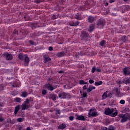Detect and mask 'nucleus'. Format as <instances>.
I'll return each mask as SVG.
<instances>
[{"instance_id":"1","label":"nucleus","mask_w":130,"mask_h":130,"mask_svg":"<svg viewBox=\"0 0 130 130\" xmlns=\"http://www.w3.org/2000/svg\"><path fill=\"white\" fill-rule=\"evenodd\" d=\"M105 114H106V115H111L112 117H115V116L117 115L118 113L117 111L114 112V109L108 108L105 109Z\"/></svg>"},{"instance_id":"2","label":"nucleus","mask_w":130,"mask_h":130,"mask_svg":"<svg viewBox=\"0 0 130 130\" xmlns=\"http://www.w3.org/2000/svg\"><path fill=\"white\" fill-rule=\"evenodd\" d=\"M18 58L21 60H24L25 61V66H28V63H29V57L27 56V55H23L22 54H19L18 56Z\"/></svg>"},{"instance_id":"3","label":"nucleus","mask_w":130,"mask_h":130,"mask_svg":"<svg viewBox=\"0 0 130 130\" xmlns=\"http://www.w3.org/2000/svg\"><path fill=\"white\" fill-rule=\"evenodd\" d=\"M120 117L122 118L121 122H125L127 119L130 120V115L128 114H121L120 115Z\"/></svg>"},{"instance_id":"4","label":"nucleus","mask_w":130,"mask_h":130,"mask_svg":"<svg viewBox=\"0 0 130 130\" xmlns=\"http://www.w3.org/2000/svg\"><path fill=\"white\" fill-rule=\"evenodd\" d=\"M88 117H95V116L98 115L97 112H96V109H91L89 110V112L88 113Z\"/></svg>"},{"instance_id":"5","label":"nucleus","mask_w":130,"mask_h":130,"mask_svg":"<svg viewBox=\"0 0 130 130\" xmlns=\"http://www.w3.org/2000/svg\"><path fill=\"white\" fill-rule=\"evenodd\" d=\"M97 26L99 27H102L105 25V20L103 19H100L98 20L96 24Z\"/></svg>"},{"instance_id":"6","label":"nucleus","mask_w":130,"mask_h":130,"mask_svg":"<svg viewBox=\"0 0 130 130\" xmlns=\"http://www.w3.org/2000/svg\"><path fill=\"white\" fill-rule=\"evenodd\" d=\"M28 103H29V100H26V101L24 102V104H23L21 105L22 110H25L29 108V105H28Z\"/></svg>"},{"instance_id":"7","label":"nucleus","mask_w":130,"mask_h":130,"mask_svg":"<svg viewBox=\"0 0 130 130\" xmlns=\"http://www.w3.org/2000/svg\"><path fill=\"white\" fill-rule=\"evenodd\" d=\"M45 88L48 90H50V91H53L55 89V87H53V86L50 85L49 84H46Z\"/></svg>"},{"instance_id":"8","label":"nucleus","mask_w":130,"mask_h":130,"mask_svg":"<svg viewBox=\"0 0 130 130\" xmlns=\"http://www.w3.org/2000/svg\"><path fill=\"white\" fill-rule=\"evenodd\" d=\"M76 119H77L78 120H82L83 121H84V120H86V118H85V117L83 115H77Z\"/></svg>"},{"instance_id":"9","label":"nucleus","mask_w":130,"mask_h":130,"mask_svg":"<svg viewBox=\"0 0 130 130\" xmlns=\"http://www.w3.org/2000/svg\"><path fill=\"white\" fill-rule=\"evenodd\" d=\"M58 96L59 98H60L61 99H65V98H67V93L65 92H62L59 93Z\"/></svg>"},{"instance_id":"10","label":"nucleus","mask_w":130,"mask_h":130,"mask_svg":"<svg viewBox=\"0 0 130 130\" xmlns=\"http://www.w3.org/2000/svg\"><path fill=\"white\" fill-rule=\"evenodd\" d=\"M74 17H75V18L76 19V20H81L83 19V18H82V15H81V14L79 13L76 14Z\"/></svg>"},{"instance_id":"11","label":"nucleus","mask_w":130,"mask_h":130,"mask_svg":"<svg viewBox=\"0 0 130 130\" xmlns=\"http://www.w3.org/2000/svg\"><path fill=\"white\" fill-rule=\"evenodd\" d=\"M114 90L116 92V94L117 96H118V97H120L121 95H120V90H119V89L118 88H114Z\"/></svg>"},{"instance_id":"12","label":"nucleus","mask_w":130,"mask_h":130,"mask_svg":"<svg viewBox=\"0 0 130 130\" xmlns=\"http://www.w3.org/2000/svg\"><path fill=\"white\" fill-rule=\"evenodd\" d=\"M50 60H51V58H50V57L47 56H44V63H46V62H48V61H50Z\"/></svg>"},{"instance_id":"13","label":"nucleus","mask_w":130,"mask_h":130,"mask_svg":"<svg viewBox=\"0 0 130 130\" xmlns=\"http://www.w3.org/2000/svg\"><path fill=\"white\" fill-rule=\"evenodd\" d=\"M96 89V87L95 86H89V87L87 89V92H92L93 90H95Z\"/></svg>"},{"instance_id":"14","label":"nucleus","mask_w":130,"mask_h":130,"mask_svg":"<svg viewBox=\"0 0 130 130\" xmlns=\"http://www.w3.org/2000/svg\"><path fill=\"white\" fill-rule=\"evenodd\" d=\"M65 127H67V125H66V123H62L60 124L58 127V128L59 129H64Z\"/></svg>"},{"instance_id":"15","label":"nucleus","mask_w":130,"mask_h":130,"mask_svg":"<svg viewBox=\"0 0 130 130\" xmlns=\"http://www.w3.org/2000/svg\"><path fill=\"white\" fill-rule=\"evenodd\" d=\"M123 73L124 74V75H130V69H127L126 68L124 69L123 70Z\"/></svg>"},{"instance_id":"16","label":"nucleus","mask_w":130,"mask_h":130,"mask_svg":"<svg viewBox=\"0 0 130 130\" xmlns=\"http://www.w3.org/2000/svg\"><path fill=\"white\" fill-rule=\"evenodd\" d=\"M13 59V56L11 54H8L6 56V60H12Z\"/></svg>"},{"instance_id":"17","label":"nucleus","mask_w":130,"mask_h":130,"mask_svg":"<svg viewBox=\"0 0 130 130\" xmlns=\"http://www.w3.org/2000/svg\"><path fill=\"white\" fill-rule=\"evenodd\" d=\"M50 99H52V100L55 101V100H56V95L55 94H51L50 95Z\"/></svg>"},{"instance_id":"18","label":"nucleus","mask_w":130,"mask_h":130,"mask_svg":"<svg viewBox=\"0 0 130 130\" xmlns=\"http://www.w3.org/2000/svg\"><path fill=\"white\" fill-rule=\"evenodd\" d=\"M20 110V106H17L15 108L14 114L16 115L18 113V111Z\"/></svg>"},{"instance_id":"19","label":"nucleus","mask_w":130,"mask_h":130,"mask_svg":"<svg viewBox=\"0 0 130 130\" xmlns=\"http://www.w3.org/2000/svg\"><path fill=\"white\" fill-rule=\"evenodd\" d=\"M89 23H93V21H95V18L92 16H89L88 19Z\"/></svg>"},{"instance_id":"20","label":"nucleus","mask_w":130,"mask_h":130,"mask_svg":"<svg viewBox=\"0 0 130 130\" xmlns=\"http://www.w3.org/2000/svg\"><path fill=\"white\" fill-rule=\"evenodd\" d=\"M94 28H95V25L94 24L90 25L89 28V32H92Z\"/></svg>"},{"instance_id":"21","label":"nucleus","mask_w":130,"mask_h":130,"mask_svg":"<svg viewBox=\"0 0 130 130\" xmlns=\"http://www.w3.org/2000/svg\"><path fill=\"white\" fill-rule=\"evenodd\" d=\"M108 93V91H106V92L104 93V94L102 95L103 100L106 99V98H107V97H108V95L107 94Z\"/></svg>"},{"instance_id":"22","label":"nucleus","mask_w":130,"mask_h":130,"mask_svg":"<svg viewBox=\"0 0 130 130\" xmlns=\"http://www.w3.org/2000/svg\"><path fill=\"white\" fill-rule=\"evenodd\" d=\"M79 24H80V22L77 21L73 23H70V26H78Z\"/></svg>"},{"instance_id":"23","label":"nucleus","mask_w":130,"mask_h":130,"mask_svg":"<svg viewBox=\"0 0 130 130\" xmlns=\"http://www.w3.org/2000/svg\"><path fill=\"white\" fill-rule=\"evenodd\" d=\"M95 86H100V85H102V81H97L94 83Z\"/></svg>"},{"instance_id":"24","label":"nucleus","mask_w":130,"mask_h":130,"mask_svg":"<svg viewBox=\"0 0 130 130\" xmlns=\"http://www.w3.org/2000/svg\"><path fill=\"white\" fill-rule=\"evenodd\" d=\"M27 95H28V92L26 91H24L22 93L21 96L25 98V97H27Z\"/></svg>"},{"instance_id":"25","label":"nucleus","mask_w":130,"mask_h":130,"mask_svg":"<svg viewBox=\"0 0 130 130\" xmlns=\"http://www.w3.org/2000/svg\"><path fill=\"white\" fill-rule=\"evenodd\" d=\"M15 101L16 102H19V103H21L22 100L20 98H16L14 99Z\"/></svg>"},{"instance_id":"26","label":"nucleus","mask_w":130,"mask_h":130,"mask_svg":"<svg viewBox=\"0 0 130 130\" xmlns=\"http://www.w3.org/2000/svg\"><path fill=\"white\" fill-rule=\"evenodd\" d=\"M79 84L80 85H85V84H88V82H85V81L81 80L79 81Z\"/></svg>"},{"instance_id":"27","label":"nucleus","mask_w":130,"mask_h":130,"mask_svg":"<svg viewBox=\"0 0 130 130\" xmlns=\"http://www.w3.org/2000/svg\"><path fill=\"white\" fill-rule=\"evenodd\" d=\"M82 36L83 37H87L88 36V34L86 32V31L82 32Z\"/></svg>"},{"instance_id":"28","label":"nucleus","mask_w":130,"mask_h":130,"mask_svg":"<svg viewBox=\"0 0 130 130\" xmlns=\"http://www.w3.org/2000/svg\"><path fill=\"white\" fill-rule=\"evenodd\" d=\"M18 122H22V121H24V118H17Z\"/></svg>"},{"instance_id":"29","label":"nucleus","mask_w":130,"mask_h":130,"mask_svg":"<svg viewBox=\"0 0 130 130\" xmlns=\"http://www.w3.org/2000/svg\"><path fill=\"white\" fill-rule=\"evenodd\" d=\"M57 56L60 57L61 56H63V52H59L57 53Z\"/></svg>"},{"instance_id":"30","label":"nucleus","mask_w":130,"mask_h":130,"mask_svg":"<svg viewBox=\"0 0 130 130\" xmlns=\"http://www.w3.org/2000/svg\"><path fill=\"white\" fill-rule=\"evenodd\" d=\"M19 86H20L19 83H15L14 84L12 85V87H14V88H16L17 87H19Z\"/></svg>"},{"instance_id":"31","label":"nucleus","mask_w":130,"mask_h":130,"mask_svg":"<svg viewBox=\"0 0 130 130\" xmlns=\"http://www.w3.org/2000/svg\"><path fill=\"white\" fill-rule=\"evenodd\" d=\"M105 41H102L100 43V45H101V46H103V45H104V44H105Z\"/></svg>"},{"instance_id":"32","label":"nucleus","mask_w":130,"mask_h":130,"mask_svg":"<svg viewBox=\"0 0 130 130\" xmlns=\"http://www.w3.org/2000/svg\"><path fill=\"white\" fill-rule=\"evenodd\" d=\"M95 72H96V68L95 67H93L91 70V73L94 74V73H95Z\"/></svg>"},{"instance_id":"33","label":"nucleus","mask_w":130,"mask_h":130,"mask_svg":"<svg viewBox=\"0 0 130 130\" xmlns=\"http://www.w3.org/2000/svg\"><path fill=\"white\" fill-rule=\"evenodd\" d=\"M108 130H114V127L112 126H110Z\"/></svg>"},{"instance_id":"34","label":"nucleus","mask_w":130,"mask_h":130,"mask_svg":"<svg viewBox=\"0 0 130 130\" xmlns=\"http://www.w3.org/2000/svg\"><path fill=\"white\" fill-rule=\"evenodd\" d=\"M107 94H108V97L111 98V96H112V92H108Z\"/></svg>"},{"instance_id":"35","label":"nucleus","mask_w":130,"mask_h":130,"mask_svg":"<svg viewBox=\"0 0 130 130\" xmlns=\"http://www.w3.org/2000/svg\"><path fill=\"white\" fill-rule=\"evenodd\" d=\"M74 117L73 116L69 117V120H71V121H73V120H74Z\"/></svg>"},{"instance_id":"36","label":"nucleus","mask_w":130,"mask_h":130,"mask_svg":"<svg viewBox=\"0 0 130 130\" xmlns=\"http://www.w3.org/2000/svg\"><path fill=\"white\" fill-rule=\"evenodd\" d=\"M120 104H124V103H125V101H124L123 100H122L120 101Z\"/></svg>"},{"instance_id":"37","label":"nucleus","mask_w":130,"mask_h":130,"mask_svg":"<svg viewBox=\"0 0 130 130\" xmlns=\"http://www.w3.org/2000/svg\"><path fill=\"white\" fill-rule=\"evenodd\" d=\"M46 93H47V91H46V90H43L42 91V94H43V95H45V94H46Z\"/></svg>"},{"instance_id":"38","label":"nucleus","mask_w":130,"mask_h":130,"mask_svg":"<svg viewBox=\"0 0 130 130\" xmlns=\"http://www.w3.org/2000/svg\"><path fill=\"white\" fill-rule=\"evenodd\" d=\"M83 98H85V97H87V93L84 92L83 93Z\"/></svg>"},{"instance_id":"39","label":"nucleus","mask_w":130,"mask_h":130,"mask_svg":"<svg viewBox=\"0 0 130 130\" xmlns=\"http://www.w3.org/2000/svg\"><path fill=\"white\" fill-rule=\"evenodd\" d=\"M89 83H90V84H93L94 83V80L90 79L89 80Z\"/></svg>"},{"instance_id":"40","label":"nucleus","mask_w":130,"mask_h":130,"mask_svg":"<svg viewBox=\"0 0 130 130\" xmlns=\"http://www.w3.org/2000/svg\"><path fill=\"white\" fill-rule=\"evenodd\" d=\"M48 49L50 51H51L53 50V49L52 48V47H49Z\"/></svg>"},{"instance_id":"41","label":"nucleus","mask_w":130,"mask_h":130,"mask_svg":"<svg viewBox=\"0 0 130 130\" xmlns=\"http://www.w3.org/2000/svg\"><path fill=\"white\" fill-rule=\"evenodd\" d=\"M96 72H98V73H100L101 72V70L99 69H96Z\"/></svg>"},{"instance_id":"42","label":"nucleus","mask_w":130,"mask_h":130,"mask_svg":"<svg viewBox=\"0 0 130 130\" xmlns=\"http://www.w3.org/2000/svg\"><path fill=\"white\" fill-rule=\"evenodd\" d=\"M52 18L55 20V19H56V16H55V15H53L52 16Z\"/></svg>"},{"instance_id":"43","label":"nucleus","mask_w":130,"mask_h":130,"mask_svg":"<svg viewBox=\"0 0 130 130\" xmlns=\"http://www.w3.org/2000/svg\"><path fill=\"white\" fill-rule=\"evenodd\" d=\"M83 90H86L87 89V85H84L83 87Z\"/></svg>"},{"instance_id":"44","label":"nucleus","mask_w":130,"mask_h":130,"mask_svg":"<svg viewBox=\"0 0 130 130\" xmlns=\"http://www.w3.org/2000/svg\"><path fill=\"white\" fill-rule=\"evenodd\" d=\"M115 1L114 0H110L109 3L110 4H112V3H114Z\"/></svg>"},{"instance_id":"45","label":"nucleus","mask_w":130,"mask_h":130,"mask_svg":"<svg viewBox=\"0 0 130 130\" xmlns=\"http://www.w3.org/2000/svg\"><path fill=\"white\" fill-rule=\"evenodd\" d=\"M29 43L30 44H34V42H33L32 41H30Z\"/></svg>"},{"instance_id":"46","label":"nucleus","mask_w":130,"mask_h":130,"mask_svg":"<svg viewBox=\"0 0 130 130\" xmlns=\"http://www.w3.org/2000/svg\"><path fill=\"white\" fill-rule=\"evenodd\" d=\"M0 121H4V119L3 118H0Z\"/></svg>"},{"instance_id":"47","label":"nucleus","mask_w":130,"mask_h":130,"mask_svg":"<svg viewBox=\"0 0 130 130\" xmlns=\"http://www.w3.org/2000/svg\"><path fill=\"white\" fill-rule=\"evenodd\" d=\"M127 83H130L129 79H127Z\"/></svg>"},{"instance_id":"48","label":"nucleus","mask_w":130,"mask_h":130,"mask_svg":"<svg viewBox=\"0 0 130 130\" xmlns=\"http://www.w3.org/2000/svg\"><path fill=\"white\" fill-rule=\"evenodd\" d=\"M106 6H108V3H106Z\"/></svg>"},{"instance_id":"49","label":"nucleus","mask_w":130,"mask_h":130,"mask_svg":"<svg viewBox=\"0 0 130 130\" xmlns=\"http://www.w3.org/2000/svg\"><path fill=\"white\" fill-rule=\"evenodd\" d=\"M57 113H59V114L60 113L59 110H58V111H57Z\"/></svg>"},{"instance_id":"50","label":"nucleus","mask_w":130,"mask_h":130,"mask_svg":"<svg viewBox=\"0 0 130 130\" xmlns=\"http://www.w3.org/2000/svg\"><path fill=\"white\" fill-rule=\"evenodd\" d=\"M124 2H127V0H123Z\"/></svg>"},{"instance_id":"51","label":"nucleus","mask_w":130,"mask_h":130,"mask_svg":"<svg viewBox=\"0 0 130 130\" xmlns=\"http://www.w3.org/2000/svg\"><path fill=\"white\" fill-rule=\"evenodd\" d=\"M0 106H3V105L2 104H0Z\"/></svg>"},{"instance_id":"52","label":"nucleus","mask_w":130,"mask_h":130,"mask_svg":"<svg viewBox=\"0 0 130 130\" xmlns=\"http://www.w3.org/2000/svg\"><path fill=\"white\" fill-rule=\"evenodd\" d=\"M61 73V71H59V73Z\"/></svg>"},{"instance_id":"53","label":"nucleus","mask_w":130,"mask_h":130,"mask_svg":"<svg viewBox=\"0 0 130 130\" xmlns=\"http://www.w3.org/2000/svg\"><path fill=\"white\" fill-rule=\"evenodd\" d=\"M64 88H66V85H64Z\"/></svg>"},{"instance_id":"54","label":"nucleus","mask_w":130,"mask_h":130,"mask_svg":"<svg viewBox=\"0 0 130 130\" xmlns=\"http://www.w3.org/2000/svg\"><path fill=\"white\" fill-rule=\"evenodd\" d=\"M48 81H50V79H48Z\"/></svg>"}]
</instances>
